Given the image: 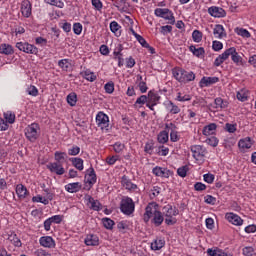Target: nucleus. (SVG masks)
<instances>
[{"instance_id": "49530a36", "label": "nucleus", "mask_w": 256, "mask_h": 256, "mask_svg": "<svg viewBox=\"0 0 256 256\" xmlns=\"http://www.w3.org/2000/svg\"><path fill=\"white\" fill-rule=\"evenodd\" d=\"M4 119L6 122L9 123V125H13V123H15V113H13L11 111L5 112Z\"/></svg>"}, {"instance_id": "338daca9", "label": "nucleus", "mask_w": 256, "mask_h": 256, "mask_svg": "<svg viewBox=\"0 0 256 256\" xmlns=\"http://www.w3.org/2000/svg\"><path fill=\"white\" fill-rule=\"evenodd\" d=\"M212 49L213 51L219 52L223 49V44L221 43V41L214 40L212 42Z\"/></svg>"}, {"instance_id": "bf43d9fd", "label": "nucleus", "mask_w": 256, "mask_h": 256, "mask_svg": "<svg viewBox=\"0 0 256 256\" xmlns=\"http://www.w3.org/2000/svg\"><path fill=\"white\" fill-rule=\"evenodd\" d=\"M113 149L116 153H123L125 151V145L121 142H116L113 145Z\"/></svg>"}, {"instance_id": "b1692460", "label": "nucleus", "mask_w": 256, "mask_h": 256, "mask_svg": "<svg viewBox=\"0 0 256 256\" xmlns=\"http://www.w3.org/2000/svg\"><path fill=\"white\" fill-rule=\"evenodd\" d=\"M148 102L152 105H159V102L161 101V96L159 95V93H157L154 90H150L148 92Z\"/></svg>"}, {"instance_id": "ddd939ff", "label": "nucleus", "mask_w": 256, "mask_h": 256, "mask_svg": "<svg viewBox=\"0 0 256 256\" xmlns=\"http://www.w3.org/2000/svg\"><path fill=\"white\" fill-rule=\"evenodd\" d=\"M227 53H228V58L231 57L235 65H243V57L239 55V52H237V48L230 47L227 49Z\"/></svg>"}, {"instance_id": "a878e982", "label": "nucleus", "mask_w": 256, "mask_h": 256, "mask_svg": "<svg viewBox=\"0 0 256 256\" xmlns=\"http://www.w3.org/2000/svg\"><path fill=\"white\" fill-rule=\"evenodd\" d=\"M81 187L82 185L79 182H73L66 184L64 189L67 193H79V191H81Z\"/></svg>"}, {"instance_id": "5701e85b", "label": "nucleus", "mask_w": 256, "mask_h": 256, "mask_svg": "<svg viewBox=\"0 0 256 256\" xmlns=\"http://www.w3.org/2000/svg\"><path fill=\"white\" fill-rule=\"evenodd\" d=\"M86 183L93 187L97 183V174H95V169L90 168L88 173L85 175Z\"/></svg>"}, {"instance_id": "de8ad7c7", "label": "nucleus", "mask_w": 256, "mask_h": 256, "mask_svg": "<svg viewBox=\"0 0 256 256\" xmlns=\"http://www.w3.org/2000/svg\"><path fill=\"white\" fill-rule=\"evenodd\" d=\"M235 33H237L240 37H243L244 39H249V37H251V33L244 28H237L235 30Z\"/></svg>"}, {"instance_id": "052dcab7", "label": "nucleus", "mask_w": 256, "mask_h": 256, "mask_svg": "<svg viewBox=\"0 0 256 256\" xmlns=\"http://www.w3.org/2000/svg\"><path fill=\"white\" fill-rule=\"evenodd\" d=\"M224 129L227 133H235L237 131V124L226 123Z\"/></svg>"}, {"instance_id": "473e14b6", "label": "nucleus", "mask_w": 256, "mask_h": 256, "mask_svg": "<svg viewBox=\"0 0 256 256\" xmlns=\"http://www.w3.org/2000/svg\"><path fill=\"white\" fill-rule=\"evenodd\" d=\"M110 31L114 33L115 37H121V25L117 21L110 22Z\"/></svg>"}, {"instance_id": "09e8293b", "label": "nucleus", "mask_w": 256, "mask_h": 256, "mask_svg": "<svg viewBox=\"0 0 256 256\" xmlns=\"http://www.w3.org/2000/svg\"><path fill=\"white\" fill-rule=\"evenodd\" d=\"M148 102V95H141L140 97H138L135 101V107H137V105H140V107H143V105H147Z\"/></svg>"}, {"instance_id": "8fccbe9b", "label": "nucleus", "mask_w": 256, "mask_h": 256, "mask_svg": "<svg viewBox=\"0 0 256 256\" xmlns=\"http://www.w3.org/2000/svg\"><path fill=\"white\" fill-rule=\"evenodd\" d=\"M81 153V147L77 145H73L72 147L68 148V155L75 157Z\"/></svg>"}, {"instance_id": "0e129e2a", "label": "nucleus", "mask_w": 256, "mask_h": 256, "mask_svg": "<svg viewBox=\"0 0 256 256\" xmlns=\"http://www.w3.org/2000/svg\"><path fill=\"white\" fill-rule=\"evenodd\" d=\"M136 40L138 41V43H140V45L142 47H144L145 49H149V43H147V40H145V38H143V36L138 35L136 36Z\"/></svg>"}, {"instance_id": "f704fd0d", "label": "nucleus", "mask_w": 256, "mask_h": 256, "mask_svg": "<svg viewBox=\"0 0 256 256\" xmlns=\"http://www.w3.org/2000/svg\"><path fill=\"white\" fill-rule=\"evenodd\" d=\"M58 66L62 71H69L73 65L71 59H62L58 61Z\"/></svg>"}, {"instance_id": "f3484780", "label": "nucleus", "mask_w": 256, "mask_h": 256, "mask_svg": "<svg viewBox=\"0 0 256 256\" xmlns=\"http://www.w3.org/2000/svg\"><path fill=\"white\" fill-rule=\"evenodd\" d=\"M20 11H21V14L23 15V17H25L26 19H29V17H31V15H32L31 2H29V0L23 1L21 3Z\"/></svg>"}, {"instance_id": "2eb2a0df", "label": "nucleus", "mask_w": 256, "mask_h": 256, "mask_svg": "<svg viewBox=\"0 0 256 256\" xmlns=\"http://www.w3.org/2000/svg\"><path fill=\"white\" fill-rule=\"evenodd\" d=\"M152 173L156 177H162L164 179H169V177H171V170L165 167L156 166L152 169Z\"/></svg>"}, {"instance_id": "aec40b11", "label": "nucleus", "mask_w": 256, "mask_h": 256, "mask_svg": "<svg viewBox=\"0 0 256 256\" xmlns=\"http://www.w3.org/2000/svg\"><path fill=\"white\" fill-rule=\"evenodd\" d=\"M41 247H46L47 249L55 248V240L51 236H42L39 239Z\"/></svg>"}, {"instance_id": "864d4df0", "label": "nucleus", "mask_w": 256, "mask_h": 256, "mask_svg": "<svg viewBox=\"0 0 256 256\" xmlns=\"http://www.w3.org/2000/svg\"><path fill=\"white\" fill-rule=\"evenodd\" d=\"M102 223L105 229H113L115 226V221H113L111 218H103Z\"/></svg>"}, {"instance_id": "bb28decb", "label": "nucleus", "mask_w": 256, "mask_h": 256, "mask_svg": "<svg viewBox=\"0 0 256 256\" xmlns=\"http://www.w3.org/2000/svg\"><path fill=\"white\" fill-rule=\"evenodd\" d=\"M213 35L216 39H223V37H227V33H225V28L221 24L215 25L213 29Z\"/></svg>"}, {"instance_id": "0eeeda50", "label": "nucleus", "mask_w": 256, "mask_h": 256, "mask_svg": "<svg viewBox=\"0 0 256 256\" xmlns=\"http://www.w3.org/2000/svg\"><path fill=\"white\" fill-rule=\"evenodd\" d=\"M192 157L198 163H203L205 161V155H207V149L201 145L191 146Z\"/></svg>"}, {"instance_id": "4468645a", "label": "nucleus", "mask_w": 256, "mask_h": 256, "mask_svg": "<svg viewBox=\"0 0 256 256\" xmlns=\"http://www.w3.org/2000/svg\"><path fill=\"white\" fill-rule=\"evenodd\" d=\"M47 169L51 173H55L56 175H65V168L63 167V164L59 162H52L47 165Z\"/></svg>"}, {"instance_id": "20e7f679", "label": "nucleus", "mask_w": 256, "mask_h": 256, "mask_svg": "<svg viewBox=\"0 0 256 256\" xmlns=\"http://www.w3.org/2000/svg\"><path fill=\"white\" fill-rule=\"evenodd\" d=\"M120 211L124 215H133L135 213V202L129 196H124L120 202Z\"/></svg>"}, {"instance_id": "72a5a7b5", "label": "nucleus", "mask_w": 256, "mask_h": 256, "mask_svg": "<svg viewBox=\"0 0 256 256\" xmlns=\"http://www.w3.org/2000/svg\"><path fill=\"white\" fill-rule=\"evenodd\" d=\"M0 53L1 55H13L15 51L13 50V46L11 44H1L0 45Z\"/></svg>"}, {"instance_id": "a18cd8bd", "label": "nucleus", "mask_w": 256, "mask_h": 256, "mask_svg": "<svg viewBox=\"0 0 256 256\" xmlns=\"http://www.w3.org/2000/svg\"><path fill=\"white\" fill-rule=\"evenodd\" d=\"M48 5H52L53 7H58L59 9H63L65 7V3L62 0H44Z\"/></svg>"}, {"instance_id": "dca6fc26", "label": "nucleus", "mask_w": 256, "mask_h": 256, "mask_svg": "<svg viewBox=\"0 0 256 256\" xmlns=\"http://www.w3.org/2000/svg\"><path fill=\"white\" fill-rule=\"evenodd\" d=\"M215 83H219V77H207L204 76L201 78L199 82V87L203 89L204 87H211V85H215Z\"/></svg>"}, {"instance_id": "f8f14e48", "label": "nucleus", "mask_w": 256, "mask_h": 256, "mask_svg": "<svg viewBox=\"0 0 256 256\" xmlns=\"http://www.w3.org/2000/svg\"><path fill=\"white\" fill-rule=\"evenodd\" d=\"M225 219L228 221V223H231V225H235V227H241L244 223V220L241 218V216L233 212H227L225 214Z\"/></svg>"}, {"instance_id": "e2e57ef3", "label": "nucleus", "mask_w": 256, "mask_h": 256, "mask_svg": "<svg viewBox=\"0 0 256 256\" xmlns=\"http://www.w3.org/2000/svg\"><path fill=\"white\" fill-rule=\"evenodd\" d=\"M73 31L75 35H81V33H83V25L81 23H74Z\"/></svg>"}, {"instance_id": "6e6552de", "label": "nucleus", "mask_w": 256, "mask_h": 256, "mask_svg": "<svg viewBox=\"0 0 256 256\" xmlns=\"http://www.w3.org/2000/svg\"><path fill=\"white\" fill-rule=\"evenodd\" d=\"M16 49L28 55H37L39 53V48L33 44H29V42H17Z\"/></svg>"}, {"instance_id": "774afa93", "label": "nucleus", "mask_w": 256, "mask_h": 256, "mask_svg": "<svg viewBox=\"0 0 256 256\" xmlns=\"http://www.w3.org/2000/svg\"><path fill=\"white\" fill-rule=\"evenodd\" d=\"M157 153L161 157H167V155H169V149L165 146H160V147H158Z\"/></svg>"}, {"instance_id": "f257e3e1", "label": "nucleus", "mask_w": 256, "mask_h": 256, "mask_svg": "<svg viewBox=\"0 0 256 256\" xmlns=\"http://www.w3.org/2000/svg\"><path fill=\"white\" fill-rule=\"evenodd\" d=\"M143 219L145 223H149V221L152 219L151 222L155 227H161V225H163V221H165L163 212L159 211V204L155 202L147 205Z\"/></svg>"}, {"instance_id": "9d476101", "label": "nucleus", "mask_w": 256, "mask_h": 256, "mask_svg": "<svg viewBox=\"0 0 256 256\" xmlns=\"http://www.w3.org/2000/svg\"><path fill=\"white\" fill-rule=\"evenodd\" d=\"M96 124L102 131H109V116L104 112H98L96 115Z\"/></svg>"}, {"instance_id": "13d9d810", "label": "nucleus", "mask_w": 256, "mask_h": 256, "mask_svg": "<svg viewBox=\"0 0 256 256\" xmlns=\"http://www.w3.org/2000/svg\"><path fill=\"white\" fill-rule=\"evenodd\" d=\"M206 143L207 145H210V147H217V145H219V139L215 136H211L206 139Z\"/></svg>"}, {"instance_id": "412c9836", "label": "nucleus", "mask_w": 256, "mask_h": 256, "mask_svg": "<svg viewBox=\"0 0 256 256\" xmlns=\"http://www.w3.org/2000/svg\"><path fill=\"white\" fill-rule=\"evenodd\" d=\"M84 243L87 247H97V245H99V236L95 234H88L84 239Z\"/></svg>"}, {"instance_id": "7c9ffc66", "label": "nucleus", "mask_w": 256, "mask_h": 256, "mask_svg": "<svg viewBox=\"0 0 256 256\" xmlns=\"http://www.w3.org/2000/svg\"><path fill=\"white\" fill-rule=\"evenodd\" d=\"M82 77H84L86 81H89L90 83L97 81V75L95 74V72L89 69H86L82 72Z\"/></svg>"}, {"instance_id": "c756f323", "label": "nucleus", "mask_w": 256, "mask_h": 256, "mask_svg": "<svg viewBox=\"0 0 256 256\" xmlns=\"http://www.w3.org/2000/svg\"><path fill=\"white\" fill-rule=\"evenodd\" d=\"M214 108L219 109H227L229 107V102L227 100H223V98L218 97L214 100Z\"/></svg>"}, {"instance_id": "c03bdc74", "label": "nucleus", "mask_w": 256, "mask_h": 256, "mask_svg": "<svg viewBox=\"0 0 256 256\" xmlns=\"http://www.w3.org/2000/svg\"><path fill=\"white\" fill-rule=\"evenodd\" d=\"M8 241H11L14 247H21L22 243L17 234H10Z\"/></svg>"}, {"instance_id": "39448f33", "label": "nucleus", "mask_w": 256, "mask_h": 256, "mask_svg": "<svg viewBox=\"0 0 256 256\" xmlns=\"http://www.w3.org/2000/svg\"><path fill=\"white\" fill-rule=\"evenodd\" d=\"M39 131H41L39 125L37 123H32L25 128V137L28 139V141L33 143L37 141V138L39 137Z\"/></svg>"}, {"instance_id": "3c124183", "label": "nucleus", "mask_w": 256, "mask_h": 256, "mask_svg": "<svg viewBox=\"0 0 256 256\" xmlns=\"http://www.w3.org/2000/svg\"><path fill=\"white\" fill-rule=\"evenodd\" d=\"M153 149H155V143L151 140L145 144L144 151L148 155H153Z\"/></svg>"}, {"instance_id": "6ab92c4d", "label": "nucleus", "mask_w": 256, "mask_h": 256, "mask_svg": "<svg viewBox=\"0 0 256 256\" xmlns=\"http://www.w3.org/2000/svg\"><path fill=\"white\" fill-rule=\"evenodd\" d=\"M238 147L240 151H248V149H251L253 147V140H251V137L242 138L238 142Z\"/></svg>"}, {"instance_id": "1a4fd4ad", "label": "nucleus", "mask_w": 256, "mask_h": 256, "mask_svg": "<svg viewBox=\"0 0 256 256\" xmlns=\"http://www.w3.org/2000/svg\"><path fill=\"white\" fill-rule=\"evenodd\" d=\"M123 189L128 191L129 193H139V186L133 183L131 179L127 175H123L120 181Z\"/></svg>"}, {"instance_id": "2f4dec72", "label": "nucleus", "mask_w": 256, "mask_h": 256, "mask_svg": "<svg viewBox=\"0 0 256 256\" xmlns=\"http://www.w3.org/2000/svg\"><path fill=\"white\" fill-rule=\"evenodd\" d=\"M229 59L227 49L214 60V67H220Z\"/></svg>"}, {"instance_id": "4c0bfd02", "label": "nucleus", "mask_w": 256, "mask_h": 256, "mask_svg": "<svg viewBox=\"0 0 256 256\" xmlns=\"http://www.w3.org/2000/svg\"><path fill=\"white\" fill-rule=\"evenodd\" d=\"M16 194L19 199H25V197H27V187H25L23 184H18L16 186Z\"/></svg>"}, {"instance_id": "5fc2aeb1", "label": "nucleus", "mask_w": 256, "mask_h": 256, "mask_svg": "<svg viewBox=\"0 0 256 256\" xmlns=\"http://www.w3.org/2000/svg\"><path fill=\"white\" fill-rule=\"evenodd\" d=\"M242 255L244 256H254L255 255V248L252 246H246L242 249Z\"/></svg>"}, {"instance_id": "58836bf2", "label": "nucleus", "mask_w": 256, "mask_h": 256, "mask_svg": "<svg viewBox=\"0 0 256 256\" xmlns=\"http://www.w3.org/2000/svg\"><path fill=\"white\" fill-rule=\"evenodd\" d=\"M158 143H161V145H165L167 141H169V132L167 131H161L157 136Z\"/></svg>"}, {"instance_id": "cd10ccee", "label": "nucleus", "mask_w": 256, "mask_h": 256, "mask_svg": "<svg viewBox=\"0 0 256 256\" xmlns=\"http://www.w3.org/2000/svg\"><path fill=\"white\" fill-rule=\"evenodd\" d=\"M164 247H165V239H162V238H156L151 243L152 251H160V249H163Z\"/></svg>"}, {"instance_id": "ea45409f", "label": "nucleus", "mask_w": 256, "mask_h": 256, "mask_svg": "<svg viewBox=\"0 0 256 256\" xmlns=\"http://www.w3.org/2000/svg\"><path fill=\"white\" fill-rule=\"evenodd\" d=\"M207 255L209 256H225V251L219 249V248H209L207 250Z\"/></svg>"}, {"instance_id": "e433bc0d", "label": "nucleus", "mask_w": 256, "mask_h": 256, "mask_svg": "<svg viewBox=\"0 0 256 256\" xmlns=\"http://www.w3.org/2000/svg\"><path fill=\"white\" fill-rule=\"evenodd\" d=\"M189 51H191V53L195 56V57H198V58H201L203 57V55H205V48L203 47H195L193 45H191L189 47Z\"/></svg>"}, {"instance_id": "c9c22d12", "label": "nucleus", "mask_w": 256, "mask_h": 256, "mask_svg": "<svg viewBox=\"0 0 256 256\" xmlns=\"http://www.w3.org/2000/svg\"><path fill=\"white\" fill-rule=\"evenodd\" d=\"M216 130H217V124L211 123V124H208L207 126H205L203 128V132L202 133L206 137H209V135H213V133H215Z\"/></svg>"}, {"instance_id": "680f3d73", "label": "nucleus", "mask_w": 256, "mask_h": 256, "mask_svg": "<svg viewBox=\"0 0 256 256\" xmlns=\"http://www.w3.org/2000/svg\"><path fill=\"white\" fill-rule=\"evenodd\" d=\"M236 97H237L238 101H241L242 103H245V101H247V99H248L246 92L243 90L238 91L236 94Z\"/></svg>"}, {"instance_id": "37998d69", "label": "nucleus", "mask_w": 256, "mask_h": 256, "mask_svg": "<svg viewBox=\"0 0 256 256\" xmlns=\"http://www.w3.org/2000/svg\"><path fill=\"white\" fill-rule=\"evenodd\" d=\"M67 103L70 107H75V105H77V94L75 92L68 94Z\"/></svg>"}, {"instance_id": "7ed1b4c3", "label": "nucleus", "mask_w": 256, "mask_h": 256, "mask_svg": "<svg viewBox=\"0 0 256 256\" xmlns=\"http://www.w3.org/2000/svg\"><path fill=\"white\" fill-rule=\"evenodd\" d=\"M163 215L166 217V225H175V223H177V219L173 217H177V215H179V210L168 204L163 207Z\"/></svg>"}, {"instance_id": "423d86ee", "label": "nucleus", "mask_w": 256, "mask_h": 256, "mask_svg": "<svg viewBox=\"0 0 256 256\" xmlns=\"http://www.w3.org/2000/svg\"><path fill=\"white\" fill-rule=\"evenodd\" d=\"M154 15L161 19H165L169 25H175V16H173V12L168 8H156L154 10Z\"/></svg>"}, {"instance_id": "f03ea898", "label": "nucleus", "mask_w": 256, "mask_h": 256, "mask_svg": "<svg viewBox=\"0 0 256 256\" xmlns=\"http://www.w3.org/2000/svg\"><path fill=\"white\" fill-rule=\"evenodd\" d=\"M172 75L178 83H191V81H195V73L193 71H187L181 67L173 68Z\"/></svg>"}, {"instance_id": "603ef678", "label": "nucleus", "mask_w": 256, "mask_h": 256, "mask_svg": "<svg viewBox=\"0 0 256 256\" xmlns=\"http://www.w3.org/2000/svg\"><path fill=\"white\" fill-rule=\"evenodd\" d=\"M192 39L195 43H201V40L203 39V33L199 30H194L192 33Z\"/></svg>"}, {"instance_id": "4be33fe9", "label": "nucleus", "mask_w": 256, "mask_h": 256, "mask_svg": "<svg viewBox=\"0 0 256 256\" xmlns=\"http://www.w3.org/2000/svg\"><path fill=\"white\" fill-rule=\"evenodd\" d=\"M86 201H88L90 209H92V211H101V209H103V205L101 204V202H99V200H95L92 196L88 195L86 197Z\"/></svg>"}, {"instance_id": "9b49d317", "label": "nucleus", "mask_w": 256, "mask_h": 256, "mask_svg": "<svg viewBox=\"0 0 256 256\" xmlns=\"http://www.w3.org/2000/svg\"><path fill=\"white\" fill-rule=\"evenodd\" d=\"M208 14L210 17H214V19H223V17H227V11L219 6L209 7Z\"/></svg>"}, {"instance_id": "79ce46f5", "label": "nucleus", "mask_w": 256, "mask_h": 256, "mask_svg": "<svg viewBox=\"0 0 256 256\" xmlns=\"http://www.w3.org/2000/svg\"><path fill=\"white\" fill-rule=\"evenodd\" d=\"M54 159H55L56 163H63V161H65V159H67V153L56 151L54 153Z\"/></svg>"}, {"instance_id": "a211bd4d", "label": "nucleus", "mask_w": 256, "mask_h": 256, "mask_svg": "<svg viewBox=\"0 0 256 256\" xmlns=\"http://www.w3.org/2000/svg\"><path fill=\"white\" fill-rule=\"evenodd\" d=\"M53 193L47 192V198L41 196V195H36L32 197V202L33 203H42V205H49V201H53Z\"/></svg>"}, {"instance_id": "6e6d98bb", "label": "nucleus", "mask_w": 256, "mask_h": 256, "mask_svg": "<svg viewBox=\"0 0 256 256\" xmlns=\"http://www.w3.org/2000/svg\"><path fill=\"white\" fill-rule=\"evenodd\" d=\"M189 172V166H181L180 168L177 169V174L179 177L185 178L187 177V173Z\"/></svg>"}, {"instance_id": "c85d7f7f", "label": "nucleus", "mask_w": 256, "mask_h": 256, "mask_svg": "<svg viewBox=\"0 0 256 256\" xmlns=\"http://www.w3.org/2000/svg\"><path fill=\"white\" fill-rule=\"evenodd\" d=\"M70 161L73 167H75V169H77L78 171H83L85 169L84 161L82 158L74 157V158H70Z\"/></svg>"}, {"instance_id": "4d7b16f0", "label": "nucleus", "mask_w": 256, "mask_h": 256, "mask_svg": "<svg viewBox=\"0 0 256 256\" xmlns=\"http://www.w3.org/2000/svg\"><path fill=\"white\" fill-rule=\"evenodd\" d=\"M104 90L106 93H108V95H111L113 93V91H115V83L113 82H107L105 85H104Z\"/></svg>"}, {"instance_id": "393cba45", "label": "nucleus", "mask_w": 256, "mask_h": 256, "mask_svg": "<svg viewBox=\"0 0 256 256\" xmlns=\"http://www.w3.org/2000/svg\"><path fill=\"white\" fill-rule=\"evenodd\" d=\"M164 105H165L167 111H169V113H171V115H177V114L181 113V108H179V106H177L171 100L166 101L164 103Z\"/></svg>"}, {"instance_id": "69168bd1", "label": "nucleus", "mask_w": 256, "mask_h": 256, "mask_svg": "<svg viewBox=\"0 0 256 256\" xmlns=\"http://www.w3.org/2000/svg\"><path fill=\"white\" fill-rule=\"evenodd\" d=\"M125 61H126L127 69H133V67H135L136 62H135V58L133 56L126 58Z\"/></svg>"}, {"instance_id": "a19ab883", "label": "nucleus", "mask_w": 256, "mask_h": 256, "mask_svg": "<svg viewBox=\"0 0 256 256\" xmlns=\"http://www.w3.org/2000/svg\"><path fill=\"white\" fill-rule=\"evenodd\" d=\"M175 101H179L180 103H185V101H191V95L184 94L181 92H177Z\"/></svg>"}]
</instances>
